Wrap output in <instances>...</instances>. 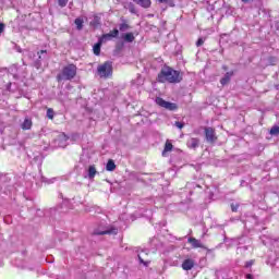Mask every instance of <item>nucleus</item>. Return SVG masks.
I'll return each mask as SVG.
<instances>
[{"label":"nucleus","instance_id":"f257e3e1","mask_svg":"<svg viewBox=\"0 0 279 279\" xmlns=\"http://www.w3.org/2000/svg\"><path fill=\"white\" fill-rule=\"evenodd\" d=\"M158 82H169L170 84H178V82H180V72L171 68H163L158 74Z\"/></svg>","mask_w":279,"mask_h":279},{"label":"nucleus","instance_id":"f03ea898","mask_svg":"<svg viewBox=\"0 0 279 279\" xmlns=\"http://www.w3.org/2000/svg\"><path fill=\"white\" fill-rule=\"evenodd\" d=\"M77 75V66L75 64L65 65L61 73L57 75L58 82L71 81Z\"/></svg>","mask_w":279,"mask_h":279},{"label":"nucleus","instance_id":"7ed1b4c3","mask_svg":"<svg viewBox=\"0 0 279 279\" xmlns=\"http://www.w3.org/2000/svg\"><path fill=\"white\" fill-rule=\"evenodd\" d=\"M97 73L99 77H105V80L108 77H112V63H110V61H107L98 65Z\"/></svg>","mask_w":279,"mask_h":279},{"label":"nucleus","instance_id":"20e7f679","mask_svg":"<svg viewBox=\"0 0 279 279\" xmlns=\"http://www.w3.org/2000/svg\"><path fill=\"white\" fill-rule=\"evenodd\" d=\"M157 106H160V108H165L166 110H178V105L175 102H169L162 99L161 97H157L155 99Z\"/></svg>","mask_w":279,"mask_h":279},{"label":"nucleus","instance_id":"39448f33","mask_svg":"<svg viewBox=\"0 0 279 279\" xmlns=\"http://www.w3.org/2000/svg\"><path fill=\"white\" fill-rule=\"evenodd\" d=\"M205 138L207 143H215L217 141V134L215 133V129L210 126L205 128Z\"/></svg>","mask_w":279,"mask_h":279},{"label":"nucleus","instance_id":"423d86ee","mask_svg":"<svg viewBox=\"0 0 279 279\" xmlns=\"http://www.w3.org/2000/svg\"><path fill=\"white\" fill-rule=\"evenodd\" d=\"M119 36V29L114 28L112 32L102 35L99 40L100 43H108V40H112V38H117Z\"/></svg>","mask_w":279,"mask_h":279},{"label":"nucleus","instance_id":"0eeeda50","mask_svg":"<svg viewBox=\"0 0 279 279\" xmlns=\"http://www.w3.org/2000/svg\"><path fill=\"white\" fill-rule=\"evenodd\" d=\"M66 141H69V136H66V134L64 133H60L58 137L54 140V143L58 147H66Z\"/></svg>","mask_w":279,"mask_h":279},{"label":"nucleus","instance_id":"6e6552de","mask_svg":"<svg viewBox=\"0 0 279 279\" xmlns=\"http://www.w3.org/2000/svg\"><path fill=\"white\" fill-rule=\"evenodd\" d=\"M233 75H234L233 71L227 72L225 76L220 80L221 86H226L227 84H230V80H232Z\"/></svg>","mask_w":279,"mask_h":279},{"label":"nucleus","instance_id":"1a4fd4ad","mask_svg":"<svg viewBox=\"0 0 279 279\" xmlns=\"http://www.w3.org/2000/svg\"><path fill=\"white\" fill-rule=\"evenodd\" d=\"M187 243H190L194 250H197V247L204 248L202 241L195 238H189Z\"/></svg>","mask_w":279,"mask_h":279},{"label":"nucleus","instance_id":"9d476101","mask_svg":"<svg viewBox=\"0 0 279 279\" xmlns=\"http://www.w3.org/2000/svg\"><path fill=\"white\" fill-rule=\"evenodd\" d=\"M193 267H195V262H193V259H185L182 264V269H184V271H191Z\"/></svg>","mask_w":279,"mask_h":279},{"label":"nucleus","instance_id":"9b49d317","mask_svg":"<svg viewBox=\"0 0 279 279\" xmlns=\"http://www.w3.org/2000/svg\"><path fill=\"white\" fill-rule=\"evenodd\" d=\"M133 2L144 9L151 8V0H133Z\"/></svg>","mask_w":279,"mask_h":279},{"label":"nucleus","instance_id":"f8f14e48","mask_svg":"<svg viewBox=\"0 0 279 279\" xmlns=\"http://www.w3.org/2000/svg\"><path fill=\"white\" fill-rule=\"evenodd\" d=\"M187 147H190V149H197V147H199V140L192 137L187 141Z\"/></svg>","mask_w":279,"mask_h":279},{"label":"nucleus","instance_id":"ddd939ff","mask_svg":"<svg viewBox=\"0 0 279 279\" xmlns=\"http://www.w3.org/2000/svg\"><path fill=\"white\" fill-rule=\"evenodd\" d=\"M95 175H97V168H95V166H89L87 169L88 180H95Z\"/></svg>","mask_w":279,"mask_h":279},{"label":"nucleus","instance_id":"4468645a","mask_svg":"<svg viewBox=\"0 0 279 279\" xmlns=\"http://www.w3.org/2000/svg\"><path fill=\"white\" fill-rule=\"evenodd\" d=\"M101 45H104V41H101L100 39L97 44L94 45L93 51L95 56H99V53H101Z\"/></svg>","mask_w":279,"mask_h":279},{"label":"nucleus","instance_id":"2eb2a0df","mask_svg":"<svg viewBox=\"0 0 279 279\" xmlns=\"http://www.w3.org/2000/svg\"><path fill=\"white\" fill-rule=\"evenodd\" d=\"M22 130H32V119L25 118L24 122L21 125Z\"/></svg>","mask_w":279,"mask_h":279},{"label":"nucleus","instance_id":"dca6fc26","mask_svg":"<svg viewBox=\"0 0 279 279\" xmlns=\"http://www.w3.org/2000/svg\"><path fill=\"white\" fill-rule=\"evenodd\" d=\"M107 171H114L117 169V165L114 163V160L109 159L106 166Z\"/></svg>","mask_w":279,"mask_h":279},{"label":"nucleus","instance_id":"f3484780","mask_svg":"<svg viewBox=\"0 0 279 279\" xmlns=\"http://www.w3.org/2000/svg\"><path fill=\"white\" fill-rule=\"evenodd\" d=\"M100 23H101V17H99L98 15H95L93 21L89 23V25H92V27H97Z\"/></svg>","mask_w":279,"mask_h":279},{"label":"nucleus","instance_id":"a211bd4d","mask_svg":"<svg viewBox=\"0 0 279 279\" xmlns=\"http://www.w3.org/2000/svg\"><path fill=\"white\" fill-rule=\"evenodd\" d=\"M75 25H76V29H83L84 27V20L82 17H77L75 21H74Z\"/></svg>","mask_w":279,"mask_h":279},{"label":"nucleus","instance_id":"6ab92c4d","mask_svg":"<svg viewBox=\"0 0 279 279\" xmlns=\"http://www.w3.org/2000/svg\"><path fill=\"white\" fill-rule=\"evenodd\" d=\"M171 149H173V144H171L170 142H166L162 156H167V151H171Z\"/></svg>","mask_w":279,"mask_h":279},{"label":"nucleus","instance_id":"aec40b11","mask_svg":"<svg viewBox=\"0 0 279 279\" xmlns=\"http://www.w3.org/2000/svg\"><path fill=\"white\" fill-rule=\"evenodd\" d=\"M124 40H125L126 43H134V34H132V33H126V34L124 35Z\"/></svg>","mask_w":279,"mask_h":279},{"label":"nucleus","instance_id":"412c9836","mask_svg":"<svg viewBox=\"0 0 279 279\" xmlns=\"http://www.w3.org/2000/svg\"><path fill=\"white\" fill-rule=\"evenodd\" d=\"M95 234H117V229H111L107 231H95Z\"/></svg>","mask_w":279,"mask_h":279},{"label":"nucleus","instance_id":"4be33fe9","mask_svg":"<svg viewBox=\"0 0 279 279\" xmlns=\"http://www.w3.org/2000/svg\"><path fill=\"white\" fill-rule=\"evenodd\" d=\"M270 134L272 136H278V134H279V126H272L271 130H270Z\"/></svg>","mask_w":279,"mask_h":279},{"label":"nucleus","instance_id":"5701e85b","mask_svg":"<svg viewBox=\"0 0 279 279\" xmlns=\"http://www.w3.org/2000/svg\"><path fill=\"white\" fill-rule=\"evenodd\" d=\"M130 29V25L122 23L120 24V32H128Z\"/></svg>","mask_w":279,"mask_h":279},{"label":"nucleus","instance_id":"b1692460","mask_svg":"<svg viewBox=\"0 0 279 279\" xmlns=\"http://www.w3.org/2000/svg\"><path fill=\"white\" fill-rule=\"evenodd\" d=\"M58 3L60 8H66V4L69 3V0H58Z\"/></svg>","mask_w":279,"mask_h":279},{"label":"nucleus","instance_id":"393cba45","mask_svg":"<svg viewBox=\"0 0 279 279\" xmlns=\"http://www.w3.org/2000/svg\"><path fill=\"white\" fill-rule=\"evenodd\" d=\"M47 117L49 119H53V109H51V108L47 109Z\"/></svg>","mask_w":279,"mask_h":279},{"label":"nucleus","instance_id":"a878e982","mask_svg":"<svg viewBox=\"0 0 279 279\" xmlns=\"http://www.w3.org/2000/svg\"><path fill=\"white\" fill-rule=\"evenodd\" d=\"M175 128H178L179 130H182V128H184V122H175L174 123Z\"/></svg>","mask_w":279,"mask_h":279},{"label":"nucleus","instance_id":"bb28decb","mask_svg":"<svg viewBox=\"0 0 279 279\" xmlns=\"http://www.w3.org/2000/svg\"><path fill=\"white\" fill-rule=\"evenodd\" d=\"M129 10L132 14H136V8H134V4H130Z\"/></svg>","mask_w":279,"mask_h":279},{"label":"nucleus","instance_id":"cd10ccee","mask_svg":"<svg viewBox=\"0 0 279 279\" xmlns=\"http://www.w3.org/2000/svg\"><path fill=\"white\" fill-rule=\"evenodd\" d=\"M202 45H204V39L199 38V39L196 41V47H202Z\"/></svg>","mask_w":279,"mask_h":279},{"label":"nucleus","instance_id":"c85d7f7f","mask_svg":"<svg viewBox=\"0 0 279 279\" xmlns=\"http://www.w3.org/2000/svg\"><path fill=\"white\" fill-rule=\"evenodd\" d=\"M252 265H254V260L253 259H251V260L245 263V267H252Z\"/></svg>","mask_w":279,"mask_h":279},{"label":"nucleus","instance_id":"c756f323","mask_svg":"<svg viewBox=\"0 0 279 279\" xmlns=\"http://www.w3.org/2000/svg\"><path fill=\"white\" fill-rule=\"evenodd\" d=\"M238 208H239V206H234V205H231V210L233 211V213H236V210H238Z\"/></svg>","mask_w":279,"mask_h":279},{"label":"nucleus","instance_id":"7c9ffc66","mask_svg":"<svg viewBox=\"0 0 279 279\" xmlns=\"http://www.w3.org/2000/svg\"><path fill=\"white\" fill-rule=\"evenodd\" d=\"M140 263H143V265H147V262L143 260V257L138 255Z\"/></svg>","mask_w":279,"mask_h":279},{"label":"nucleus","instance_id":"2f4dec72","mask_svg":"<svg viewBox=\"0 0 279 279\" xmlns=\"http://www.w3.org/2000/svg\"><path fill=\"white\" fill-rule=\"evenodd\" d=\"M3 29H5V25L0 24V34H3Z\"/></svg>","mask_w":279,"mask_h":279},{"label":"nucleus","instance_id":"473e14b6","mask_svg":"<svg viewBox=\"0 0 279 279\" xmlns=\"http://www.w3.org/2000/svg\"><path fill=\"white\" fill-rule=\"evenodd\" d=\"M158 3H168L169 0H157Z\"/></svg>","mask_w":279,"mask_h":279},{"label":"nucleus","instance_id":"72a5a7b5","mask_svg":"<svg viewBox=\"0 0 279 279\" xmlns=\"http://www.w3.org/2000/svg\"><path fill=\"white\" fill-rule=\"evenodd\" d=\"M246 279H254L253 276L251 274L246 275Z\"/></svg>","mask_w":279,"mask_h":279},{"label":"nucleus","instance_id":"f704fd0d","mask_svg":"<svg viewBox=\"0 0 279 279\" xmlns=\"http://www.w3.org/2000/svg\"><path fill=\"white\" fill-rule=\"evenodd\" d=\"M242 2H243V3H247V2H250V0H242Z\"/></svg>","mask_w":279,"mask_h":279},{"label":"nucleus","instance_id":"c9c22d12","mask_svg":"<svg viewBox=\"0 0 279 279\" xmlns=\"http://www.w3.org/2000/svg\"><path fill=\"white\" fill-rule=\"evenodd\" d=\"M13 77H14L15 80H17V78H19V75L14 74Z\"/></svg>","mask_w":279,"mask_h":279},{"label":"nucleus","instance_id":"e433bc0d","mask_svg":"<svg viewBox=\"0 0 279 279\" xmlns=\"http://www.w3.org/2000/svg\"><path fill=\"white\" fill-rule=\"evenodd\" d=\"M53 180H56V179H51L48 183H49V184L53 183Z\"/></svg>","mask_w":279,"mask_h":279},{"label":"nucleus","instance_id":"4c0bfd02","mask_svg":"<svg viewBox=\"0 0 279 279\" xmlns=\"http://www.w3.org/2000/svg\"><path fill=\"white\" fill-rule=\"evenodd\" d=\"M40 53H47V50H41Z\"/></svg>","mask_w":279,"mask_h":279},{"label":"nucleus","instance_id":"58836bf2","mask_svg":"<svg viewBox=\"0 0 279 279\" xmlns=\"http://www.w3.org/2000/svg\"><path fill=\"white\" fill-rule=\"evenodd\" d=\"M14 70H16V66L11 68V71H14Z\"/></svg>","mask_w":279,"mask_h":279},{"label":"nucleus","instance_id":"ea45409f","mask_svg":"<svg viewBox=\"0 0 279 279\" xmlns=\"http://www.w3.org/2000/svg\"><path fill=\"white\" fill-rule=\"evenodd\" d=\"M223 69H225V71L227 70V68H226V66H223Z\"/></svg>","mask_w":279,"mask_h":279}]
</instances>
